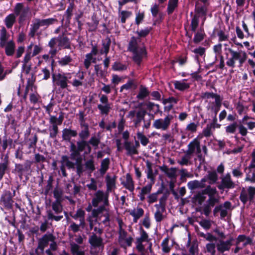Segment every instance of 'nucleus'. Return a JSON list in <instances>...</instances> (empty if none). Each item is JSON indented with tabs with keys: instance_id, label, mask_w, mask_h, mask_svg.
I'll list each match as a JSON object with an SVG mask.
<instances>
[{
	"instance_id": "393cba45",
	"label": "nucleus",
	"mask_w": 255,
	"mask_h": 255,
	"mask_svg": "<svg viewBox=\"0 0 255 255\" xmlns=\"http://www.w3.org/2000/svg\"><path fill=\"white\" fill-rule=\"evenodd\" d=\"M78 134L76 130L70 128H65L62 130V139L63 140L70 142L72 137H76Z\"/></svg>"
},
{
	"instance_id": "49530a36",
	"label": "nucleus",
	"mask_w": 255,
	"mask_h": 255,
	"mask_svg": "<svg viewBox=\"0 0 255 255\" xmlns=\"http://www.w3.org/2000/svg\"><path fill=\"white\" fill-rule=\"evenodd\" d=\"M149 93L150 92L147 87L140 85L139 87V92L136 96V98L139 100H143L149 95Z\"/></svg>"
},
{
	"instance_id": "13d9d810",
	"label": "nucleus",
	"mask_w": 255,
	"mask_h": 255,
	"mask_svg": "<svg viewBox=\"0 0 255 255\" xmlns=\"http://www.w3.org/2000/svg\"><path fill=\"white\" fill-rule=\"evenodd\" d=\"M63 120L62 115H60L58 118L55 116H50L49 119L50 124H55L58 126L61 125Z\"/></svg>"
},
{
	"instance_id": "bb28decb",
	"label": "nucleus",
	"mask_w": 255,
	"mask_h": 255,
	"mask_svg": "<svg viewBox=\"0 0 255 255\" xmlns=\"http://www.w3.org/2000/svg\"><path fill=\"white\" fill-rule=\"evenodd\" d=\"M12 139L7 138L6 136L3 137L2 139L0 137V153L1 154V158H4L3 154L8 145L12 144Z\"/></svg>"
},
{
	"instance_id": "cd10ccee",
	"label": "nucleus",
	"mask_w": 255,
	"mask_h": 255,
	"mask_svg": "<svg viewBox=\"0 0 255 255\" xmlns=\"http://www.w3.org/2000/svg\"><path fill=\"white\" fill-rule=\"evenodd\" d=\"M129 213L133 217V222L136 223L144 215V210L142 208L137 207L129 210Z\"/></svg>"
},
{
	"instance_id": "58836bf2",
	"label": "nucleus",
	"mask_w": 255,
	"mask_h": 255,
	"mask_svg": "<svg viewBox=\"0 0 255 255\" xmlns=\"http://www.w3.org/2000/svg\"><path fill=\"white\" fill-rule=\"evenodd\" d=\"M70 251L72 255H85V252L79 245L75 242H71L70 243Z\"/></svg>"
},
{
	"instance_id": "a211bd4d",
	"label": "nucleus",
	"mask_w": 255,
	"mask_h": 255,
	"mask_svg": "<svg viewBox=\"0 0 255 255\" xmlns=\"http://www.w3.org/2000/svg\"><path fill=\"white\" fill-rule=\"evenodd\" d=\"M80 125L83 128L81 129L79 133V137L80 139L79 141L86 140L90 136V131L89 129V126L87 124L85 123L84 119V114L83 112L80 113Z\"/></svg>"
},
{
	"instance_id": "4c0bfd02",
	"label": "nucleus",
	"mask_w": 255,
	"mask_h": 255,
	"mask_svg": "<svg viewBox=\"0 0 255 255\" xmlns=\"http://www.w3.org/2000/svg\"><path fill=\"white\" fill-rule=\"evenodd\" d=\"M106 191L108 193H110L116 188V178L115 177H112L107 175L106 177Z\"/></svg>"
},
{
	"instance_id": "6ab92c4d",
	"label": "nucleus",
	"mask_w": 255,
	"mask_h": 255,
	"mask_svg": "<svg viewBox=\"0 0 255 255\" xmlns=\"http://www.w3.org/2000/svg\"><path fill=\"white\" fill-rule=\"evenodd\" d=\"M53 240H55V237L52 234L49 233L44 235L38 241V245L36 249V252L37 253L38 250H40L41 253H43L44 248Z\"/></svg>"
},
{
	"instance_id": "680f3d73",
	"label": "nucleus",
	"mask_w": 255,
	"mask_h": 255,
	"mask_svg": "<svg viewBox=\"0 0 255 255\" xmlns=\"http://www.w3.org/2000/svg\"><path fill=\"white\" fill-rule=\"evenodd\" d=\"M196 13L195 15H198V18L202 16H206L207 8L205 5L197 6L195 8Z\"/></svg>"
},
{
	"instance_id": "a19ab883",
	"label": "nucleus",
	"mask_w": 255,
	"mask_h": 255,
	"mask_svg": "<svg viewBox=\"0 0 255 255\" xmlns=\"http://www.w3.org/2000/svg\"><path fill=\"white\" fill-rule=\"evenodd\" d=\"M110 164V160L108 157L105 158L101 161L100 168L99 169V172L101 176L105 174L109 168Z\"/></svg>"
},
{
	"instance_id": "c756f323",
	"label": "nucleus",
	"mask_w": 255,
	"mask_h": 255,
	"mask_svg": "<svg viewBox=\"0 0 255 255\" xmlns=\"http://www.w3.org/2000/svg\"><path fill=\"white\" fill-rule=\"evenodd\" d=\"M85 215V211L82 209H78L76 211V213L72 216L74 219L79 220L80 225L82 226V229H84L86 226Z\"/></svg>"
},
{
	"instance_id": "20e7f679",
	"label": "nucleus",
	"mask_w": 255,
	"mask_h": 255,
	"mask_svg": "<svg viewBox=\"0 0 255 255\" xmlns=\"http://www.w3.org/2000/svg\"><path fill=\"white\" fill-rule=\"evenodd\" d=\"M128 50L132 53L133 61L138 65L147 56L145 46L139 37L132 36L130 38Z\"/></svg>"
},
{
	"instance_id": "6e6d98bb",
	"label": "nucleus",
	"mask_w": 255,
	"mask_h": 255,
	"mask_svg": "<svg viewBox=\"0 0 255 255\" xmlns=\"http://www.w3.org/2000/svg\"><path fill=\"white\" fill-rule=\"evenodd\" d=\"M205 34L203 29L196 32L193 38V41L195 43H198L202 41L205 37Z\"/></svg>"
},
{
	"instance_id": "a878e982",
	"label": "nucleus",
	"mask_w": 255,
	"mask_h": 255,
	"mask_svg": "<svg viewBox=\"0 0 255 255\" xmlns=\"http://www.w3.org/2000/svg\"><path fill=\"white\" fill-rule=\"evenodd\" d=\"M205 186V179H203V178L200 181L195 180L189 181L187 184L188 188L191 190L203 188Z\"/></svg>"
},
{
	"instance_id": "ddd939ff",
	"label": "nucleus",
	"mask_w": 255,
	"mask_h": 255,
	"mask_svg": "<svg viewBox=\"0 0 255 255\" xmlns=\"http://www.w3.org/2000/svg\"><path fill=\"white\" fill-rule=\"evenodd\" d=\"M100 103L97 108L101 114L107 115L112 108V104L109 102L108 97L105 94L99 95Z\"/></svg>"
},
{
	"instance_id": "1a4fd4ad",
	"label": "nucleus",
	"mask_w": 255,
	"mask_h": 255,
	"mask_svg": "<svg viewBox=\"0 0 255 255\" xmlns=\"http://www.w3.org/2000/svg\"><path fill=\"white\" fill-rule=\"evenodd\" d=\"M52 211H47V215L48 220L59 221L63 218V216L60 215L63 211V206L60 200H56L51 204Z\"/></svg>"
},
{
	"instance_id": "de8ad7c7",
	"label": "nucleus",
	"mask_w": 255,
	"mask_h": 255,
	"mask_svg": "<svg viewBox=\"0 0 255 255\" xmlns=\"http://www.w3.org/2000/svg\"><path fill=\"white\" fill-rule=\"evenodd\" d=\"M111 44L110 38H107L105 40L102 41V47L100 51L101 55L104 54L107 56L110 50V47Z\"/></svg>"
},
{
	"instance_id": "2eb2a0df",
	"label": "nucleus",
	"mask_w": 255,
	"mask_h": 255,
	"mask_svg": "<svg viewBox=\"0 0 255 255\" xmlns=\"http://www.w3.org/2000/svg\"><path fill=\"white\" fill-rule=\"evenodd\" d=\"M150 239L146 232L141 227L139 228V237H137L135 240L136 249L140 253L144 251L145 247L143 245V242L149 243Z\"/></svg>"
},
{
	"instance_id": "052dcab7",
	"label": "nucleus",
	"mask_w": 255,
	"mask_h": 255,
	"mask_svg": "<svg viewBox=\"0 0 255 255\" xmlns=\"http://www.w3.org/2000/svg\"><path fill=\"white\" fill-rule=\"evenodd\" d=\"M161 192L159 190H158L155 193H150L147 195L146 198L147 203L149 204H151L156 202L158 199V195Z\"/></svg>"
},
{
	"instance_id": "8fccbe9b",
	"label": "nucleus",
	"mask_w": 255,
	"mask_h": 255,
	"mask_svg": "<svg viewBox=\"0 0 255 255\" xmlns=\"http://www.w3.org/2000/svg\"><path fill=\"white\" fill-rule=\"evenodd\" d=\"M70 158L71 160L75 161V166H76L77 173L78 175H80L84 171L83 170V166L82 164V157L81 156V153H80L79 156H77L74 159L71 157V154H70Z\"/></svg>"
},
{
	"instance_id": "9b49d317",
	"label": "nucleus",
	"mask_w": 255,
	"mask_h": 255,
	"mask_svg": "<svg viewBox=\"0 0 255 255\" xmlns=\"http://www.w3.org/2000/svg\"><path fill=\"white\" fill-rule=\"evenodd\" d=\"M173 116L168 114L164 118H159L155 120L152 125V128L161 131H167L170 126Z\"/></svg>"
},
{
	"instance_id": "f704fd0d",
	"label": "nucleus",
	"mask_w": 255,
	"mask_h": 255,
	"mask_svg": "<svg viewBox=\"0 0 255 255\" xmlns=\"http://www.w3.org/2000/svg\"><path fill=\"white\" fill-rule=\"evenodd\" d=\"M10 35L7 33L4 27H2L0 30V46L4 47V45L9 41Z\"/></svg>"
},
{
	"instance_id": "2f4dec72",
	"label": "nucleus",
	"mask_w": 255,
	"mask_h": 255,
	"mask_svg": "<svg viewBox=\"0 0 255 255\" xmlns=\"http://www.w3.org/2000/svg\"><path fill=\"white\" fill-rule=\"evenodd\" d=\"M186 81V79L175 81L173 83L175 89L180 91L188 89L190 88V84L187 83Z\"/></svg>"
},
{
	"instance_id": "3c124183",
	"label": "nucleus",
	"mask_w": 255,
	"mask_h": 255,
	"mask_svg": "<svg viewBox=\"0 0 255 255\" xmlns=\"http://www.w3.org/2000/svg\"><path fill=\"white\" fill-rule=\"evenodd\" d=\"M97 59L95 57L92 56L88 53L85 55V58L84 61V67L86 70H88L90 67L91 63H96Z\"/></svg>"
},
{
	"instance_id": "39448f33",
	"label": "nucleus",
	"mask_w": 255,
	"mask_h": 255,
	"mask_svg": "<svg viewBox=\"0 0 255 255\" xmlns=\"http://www.w3.org/2000/svg\"><path fill=\"white\" fill-rule=\"evenodd\" d=\"M231 54V56L228 57V54L226 53V65L232 68L236 67V63L237 62V67H242L243 64L247 60L248 55L246 51L243 50L235 51L231 48H226Z\"/></svg>"
},
{
	"instance_id": "b1692460",
	"label": "nucleus",
	"mask_w": 255,
	"mask_h": 255,
	"mask_svg": "<svg viewBox=\"0 0 255 255\" xmlns=\"http://www.w3.org/2000/svg\"><path fill=\"white\" fill-rule=\"evenodd\" d=\"M231 203L229 201H226L223 205H220L219 206L216 207L214 209L215 211L218 210L220 211V216L221 219L226 217L228 215V211L230 209L231 207Z\"/></svg>"
},
{
	"instance_id": "f8f14e48",
	"label": "nucleus",
	"mask_w": 255,
	"mask_h": 255,
	"mask_svg": "<svg viewBox=\"0 0 255 255\" xmlns=\"http://www.w3.org/2000/svg\"><path fill=\"white\" fill-rule=\"evenodd\" d=\"M255 198V187L253 186H249L246 188H243L241 190L240 199L244 204H246L248 202L251 204L254 202Z\"/></svg>"
},
{
	"instance_id": "ea45409f",
	"label": "nucleus",
	"mask_w": 255,
	"mask_h": 255,
	"mask_svg": "<svg viewBox=\"0 0 255 255\" xmlns=\"http://www.w3.org/2000/svg\"><path fill=\"white\" fill-rule=\"evenodd\" d=\"M34 44L31 42L26 48V53L24 56L23 59L22 61V68L24 69L27 66V64L30 60V53L32 47H34Z\"/></svg>"
},
{
	"instance_id": "f03ea898",
	"label": "nucleus",
	"mask_w": 255,
	"mask_h": 255,
	"mask_svg": "<svg viewBox=\"0 0 255 255\" xmlns=\"http://www.w3.org/2000/svg\"><path fill=\"white\" fill-rule=\"evenodd\" d=\"M53 85L59 89H67L69 84L73 87L82 86L84 82V73L82 71L78 72H63L53 74L52 75Z\"/></svg>"
},
{
	"instance_id": "69168bd1",
	"label": "nucleus",
	"mask_w": 255,
	"mask_h": 255,
	"mask_svg": "<svg viewBox=\"0 0 255 255\" xmlns=\"http://www.w3.org/2000/svg\"><path fill=\"white\" fill-rule=\"evenodd\" d=\"M72 61V58L70 55H65L60 58L58 62L61 66H65L69 64Z\"/></svg>"
},
{
	"instance_id": "c9c22d12",
	"label": "nucleus",
	"mask_w": 255,
	"mask_h": 255,
	"mask_svg": "<svg viewBox=\"0 0 255 255\" xmlns=\"http://www.w3.org/2000/svg\"><path fill=\"white\" fill-rule=\"evenodd\" d=\"M5 53L8 56H12L15 52V44L12 40H9L4 45Z\"/></svg>"
},
{
	"instance_id": "79ce46f5",
	"label": "nucleus",
	"mask_w": 255,
	"mask_h": 255,
	"mask_svg": "<svg viewBox=\"0 0 255 255\" xmlns=\"http://www.w3.org/2000/svg\"><path fill=\"white\" fill-rule=\"evenodd\" d=\"M61 162L62 165L60 167L61 170H64L65 166H67L68 168H73L75 166V162H73L69 160V157L67 155H63L61 157Z\"/></svg>"
},
{
	"instance_id": "774afa93",
	"label": "nucleus",
	"mask_w": 255,
	"mask_h": 255,
	"mask_svg": "<svg viewBox=\"0 0 255 255\" xmlns=\"http://www.w3.org/2000/svg\"><path fill=\"white\" fill-rule=\"evenodd\" d=\"M137 138L140 140L141 144L143 146H146L149 143L148 138L144 135L142 132L139 131L136 133Z\"/></svg>"
},
{
	"instance_id": "e433bc0d",
	"label": "nucleus",
	"mask_w": 255,
	"mask_h": 255,
	"mask_svg": "<svg viewBox=\"0 0 255 255\" xmlns=\"http://www.w3.org/2000/svg\"><path fill=\"white\" fill-rule=\"evenodd\" d=\"M252 242V240L250 237L244 235H240L237 238L236 244L241 245L244 248L247 245L251 244Z\"/></svg>"
},
{
	"instance_id": "5fc2aeb1",
	"label": "nucleus",
	"mask_w": 255,
	"mask_h": 255,
	"mask_svg": "<svg viewBox=\"0 0 255 255\" xmlns=\"http://www.w3.org/2000/svg\"><path fill=\"white\" fill-rule=\"evenodd\" d=\"M51 125L49 127L48 130L49 132V137L51 138H55L58 133V125L55 124H50Z\"/></svg>"
},
{
	"instance_id": "bf43d9fd",
	"label": "nucleus",
	"mask_w": 255,
	"mask_h": 255,
	"mask_svg": "<svg viewBox=\"0 0 255 255\" xmlns=\"http://www.w3.org/2000/svg\"><path fill=\"white\" fill-rule=\"evenodd\" d=\"M132 14L131 11L127 10H122L119 12V17L121 18V22L125 23L127 18L129 17Z\"/></svg>"
},
{
	"instance_id": "7c9ffc66",
	"label": "nucleus",
	"mask_w": 255,
	"mask_h": 255,
	"mask_svg": "<svg viewBox=\"0 0 255 255\" xmlns=\"http://www.w3.org/2000/svg\"><path fill=\"white\" fill-rule=\"evenodd\" d=\"M233 240V239L231 238L226 241H220L217 245V250L222 253L229 251L232 245V242Z\"/></svg>"
},
{
	"instance_id": "c03bdc74",
	"label": "nucleus",
	"mask_w": 255,
	"mask_h": 255,
	"mask_svg": "<svg viewBox=\"0 0 255 255\" xmlns=\"http://www.w3.org/2000/svg\"><path fill=\"white\" fill-rule=\"evenodd\" d=\"M124 146L127 150V154L128 155H133L138 153L136 147L133 146V145H132L130 141H125L124 142Z\"/></svg>"
},
{
	"instance_id": "c85d7f7f",
	"label": "nucleus",
	"mask_w": 255,
	"mask_h": 255,
	"mask_svg": "<svg viewBox=\"0 0 255 255\" xmlns=\"http://www.w3.org/2000/svg\"><path fill=\"white\" fill-rule=\"evenodd\" d=\"M57 41L58 42L59 49H61V48L70 49L69 39L67 36H64V33L62 35H59L57 37Z\"/></svg>"
},
{
	"instance_id": "4be33fe9",
	"label": "nucleus",
	"mask_w": 255,
	"mask_h": 255,
	"mask_svg": "<svg viewBox=\"0 0 255 255\" xmlns=\"http://www.w3.org/2000/svg\"><path fill=\"white\" fill-rule=\"evenodd\" d=\"M89 243L94 248H103V240L101 237H98L95 233H93L89 238Z\"/></svg>"
},
{
	"instance_id": "0eeeda50",
	"label": "nucleus",
	"mask_w": 255,
	"mask_h": 255,
	"mask_svg": "<svg viewBox=\"0 0 255 255\" xmlns=\"http://www.w3.org/2000/svg\"><path fill=\"white\" fill-rule=\"evenodd\" d=\"M57 21V19L54 17L46 19L35 18L33 19L30 24L28 35L30 37H34L41 27H44L45 28H46Z\"/></svg>"
},
{
	"instance_id": "864d4df0",
	"label": "nucleus",
	"mask_w": 255,
	"mask_h": 255,
	"mask_svg": "<svg viewBox=\"0 0 255 255\" xmlns=\"http://www.w3.org/2000/svg\"><path fill=\"white\" fill-rule=\"evenodd\" d=\"M178 0H169L167 12L168 14H172L178 6Z\"/></svg>"
},
{
	"instance_id": "4d7b16f0",
	"label": "nucleus",
	"mask_w": 255,
	"mask_h": 255,
	"mask_svg": "<svg viewBox=\"0 0 255 255\" xmlns=\"http://www.w3.org/2000/svg\"><path fill=\"white\" fill-rule=\"evenodd\" d=\"M90 159L86 161L85 166L86 168L90 172H93L95 169L94 161L93 159V156L91 155L90 156Z\"/></svg>"
},
{
	"instance_id": "473e14b6",
	"label": "nucleus",
	"mask_w": 255,
	"mask_h": 255,
	"mask_svg": "<svg viewBox=\"0 0 255 255\" xmlns=\"http://www.w3.org/2000/svg\"><path fill=\"white\" fill-rule=\"evenodd\" d=\"M152 184L151 183H147L145 186H143L139 194L138 197L139 198L140 201H144L145 199V196L149 195L152 190Z\"/></svg>"
},
{
	"instance_id": "603ef678",
	"label": "nucleus",
	"mask_w": 255,
	"mask_h": 255,
	"mask_svg": "<svg viewBox=\"0 0 255 255\" xmlns=\"http://www.w3.org/2000/svg\"><path fill=\"white\" fill-rule=\"evenodd\" d=\"M74 0H70V1H69V4L64 13L65 17L68 20H70L73 14V10L74 7Z\"/></svg>"
},
{
	"instance_id": "72a5a7b5",
	"label": "nucleus",
	"mask_w": 255,
	"mask_h": 255,
	"mask_svg": "<svg viewBox=\"0 0 255 255\" xmlns=\"http://www.w3.org/2000/svg\"><path fill=\"white\" fill-rule=\"evenodd\" d=\"M99 23V18L97 16V14L94 13L91 16V22L87 23L88 26V30L89 31H95L98 26Z\"/></svg>"
},
{
	"instance_id": "f257e3e1",
	"label": "nucleus",
	"mask_w": 255,
	"mask_h": 255,
	"mask_svg": "<svg viewBox=\"0 0 255 255\" xmlns=\"http://www.w3.org/2000/svg\"><path fill=\"white\" fill-rule=\"evenodd\" d=\"M109 193L102 190H98L94 194L92 204L96 208L93 209L92 216L95 221L103 223L105 227L110 225Z\"/></svg>"
},
{
	"instance_id": "37998d69",
	"label": "nucleus",
	"mask_w": 255,
	"mask_h": 255,
	"mask_svg": "<svg viewBox=\"0 0 255 255\" xmlns=\"http://www.w3.org/2000/svg\"><path fill=\"white\" fill-rule=\"evenodd\" d=\"M205 179V183L209 180L210 184H215L218 180V176L216 171H208V174L204 177Z\"/></svg>"
},
{
	"instance_id": "412c9836",
	"label": "nucleus",
	"mask_w": 255,
	"mask_h": 255,
	"mask_svg": "<svg viewBox=\"0 0 255 255\" xmlns=\"http://www.w3.org/2000/svg\"><path fill=\"white\" fill-rule=\"evenodd\" d=\"M31 162L27 160L24 164L17 163L15 164V170L18 174L19 176L21 178L25 172L29 171L30 169Z\"/></svg>"
},
{
	"instance_id": "09e8293b",
	"label": "nucleus",
	"mask_w": 255,
	"mask_h": 255,
	"mask_svg": "<svg viewBox=\"0 0 255 255\" xmlns=\"http://www.w3.org/2000/svg\"><path fill=\"white\" fill-rule=\"evenodd\" d=\"M16 15L14 13H10L7 15L4 19V22L7 28H11L16 21Z\"/></svg>"
},
{
	"instance_id": "0e129e2a",
	"label": "nucleus",
	"mask_w": 255,
	"mask_h": 255,
	"mask_svg": "<svg viewBox=\"0 0 255 255\" xmlns=\"http://www.w3.org/2000/svg\"><path fill=\"white\" fill-rule=\"evenodd\" d=\"M236 108L240 115L246 114L248 110V107L244 106L243 103L240 102L236 104Z\"/></svg>"
},
{
	"instance_id": "a18cd8bd",
	"label": "nucleus",
	"mask_w": 255,
	"mask_h": 255,
	"mask_svg": "<svg viewBox=\"0 0 255 255\" xmlns=\"http://www.w3.org/2000/svg\"><path fill=\"white\" fill-rule=\"evenodd\" d=\"M8 165V153L6 154L3 158V162L0 163V180H1L5 173Z\"/></svg>"
},
{
	"instance_id": "423d86ee",
	"label": "nucleus",
	"mask_w": 255,
	"mask_h": 255,
	"mask_svg": "<svg viewBox=\"0 0 255 255\" xmlns=\"http://www.w3.org/2000/svg\"><path fill=\"white\" fill-rule=\"evenodd\" d=\"M201 97L207 103L206 109L216 116L222 106L223 98L220 95L208 92L202 93Z\"/></svg>"
},
{
	"instance_id": "7ed1b4c3",
	"label": "nucleus",
	"mask_w": 255,
	"mask_h": 255,
	"mask_svg": "<svg viewBox=\"0 0 255 255\" xmlns=\"http://www.w3.org/2000/svg\"><path fill=\"white\" fill-rule=\"evenodd\" d=\"M100 142V139L96 136H92L89 141H77L76 144L71 142L69 149L71 157L74 159L77 156H79L80 153L83 152V156L85 157L86 155L91 152L92 147L91 145L97 148Z\"/></svg>"
},
{
	"instance_id": "4468645a",
	"label": "nucleus",
	"mask_w": 255,
	"mask_h": 255,
	"mask_svg": "<svg viewBox=\"0 0 255 255\" xmlns=\"http://www.w3.org/2000/svg\"><path fill=\"white\" fill-rule=\"evenodd\" d=\"M133 240V238L130 236H128L126 230H121L118 232V242L121 248L126 250L127 248L131 246Z\"/></svg>"
},
{
	"instance_id": "dca6fc26",
	"label": "nucleus",
	"mask_w": 255,
	"mask_h": 255,
	"mask_svg": "<svg viewBox=\"0 0 255 255\" xmlns=\"http://www.w3.org/2000/svg\"><path fill=\"white\" fill-rule=\"evenodd\" d=\"M236 184L234 182L231 178L230 173H226L221 178V183L218 185L217 187L220 190L231 189L234 188Z\"/></svg>"
},
{
	"instance_id": "6e6552de",
	"label": "nucleus",
	"mask_w": 255,
	"mask_h": 255,
	"mask_svg": "<svg viewBox=\"0 0 255 255\" xmlns=\"http://www.w3.org/2000/svg\"><path fill=\"white\" fill-rule=\"evenodd\" d=\"M205 195H207L208 196V199L206 201V203L208 205V206L214 207L219 202V196L215 187H212L210 185L207 186L202 191V194L199 196L200 201L203 202L205 200L206 196Z\"/></svg>"
},
{
	"instance_id": "aec40b11",
	"label": "nucleus",
	"mask_w": 255,
	"mask_h": 255,
	"mask_svg": "<svg viewBox=\"0 0 255 255\" xmlns=\"http://www.w3.org/2000/svg\"><path fill=\"white\" fill-rule=\"evenodd\" d=\"M12 195L9 191H4L0 197V202L5 208L10 209L12 208L14 203Z\"/></svg>"
},
{
	"instance_id": "9d476101",
	"label": "nucleus",
	"mask_w": 255,
	"mask_h": 255,
	"mask_svg": "<svg viewBox=\"0 0 255 255\" xmlns=\"http://www.w3.org/2000/svg\"><path fill=\"white\" fill-rule=\"evenodd\" d=\"M14 14L18 16V21L22 23L30 15L31 10L28 5L25 6L22 2L16 3L13 9Z\"/></svg>"
},
{
	"instance_id": "f3484780",
	"label": "nucleus",
	"mask_w": 255,
	"mask_h": 255,
	"mask_svg": "<svg viewBox=\"0 0 255 255\" xmlns=\"http://www.w3.org/2000/svg\"><path fill=\"white\" fill-rule=\"evenodd\" d=\"M186 152L191 155L195 153L198 158H200L201 157L200 142L197 137L195 138L188 144V149Z\"/></svg>"
},
{
	"instance_id": "e2e57ef3",
	"label": "nucleus",
	"mask_w": 255,
	"mask_h": 255,
	"mask_svg": "<svg viewBox=\"0 0 255 255\" xmlns=\"http://www.w3.org/2000/svg\"><path fill=\"white\" fill-rule=\"evenodd\" d=\"M237 128V123L233 122L225 127V131L227 134H234L236 132Z\"/></svg>"
},
{
	"instance_id": "5701e85b",
	"label": "nucleus",
	"mask_w": 255,
	"mask_h": 255,
	"mask_svg": "<svg viewBox=\"0 0 255 255\" xmlns=\"http://www.w3.org/2000/svg\"><path fill=\"white\" fill-rule=\"evenodd\" d=\"M122 185L127 190L133 192L134 190V184L132 178L129 173L126 175V180L122 181Z\"/></svg>"
},
{
	"instance_id": "338daca9",
	"label": "nucleus",
	"mask_w": 255,
	"mask_h": 255,
	"mask_svg": "<svg viewBox=\"0 0 255 255\" xmlns=\"http://www.w3.org/2000/svg\"><path fill=\"white\" fill-rule=\"evenodd\" d=\"M199 18L198 15H194L191 20V28L193 32H196L197 28L199 25Z\"/></svg>"
}]
</instances>
